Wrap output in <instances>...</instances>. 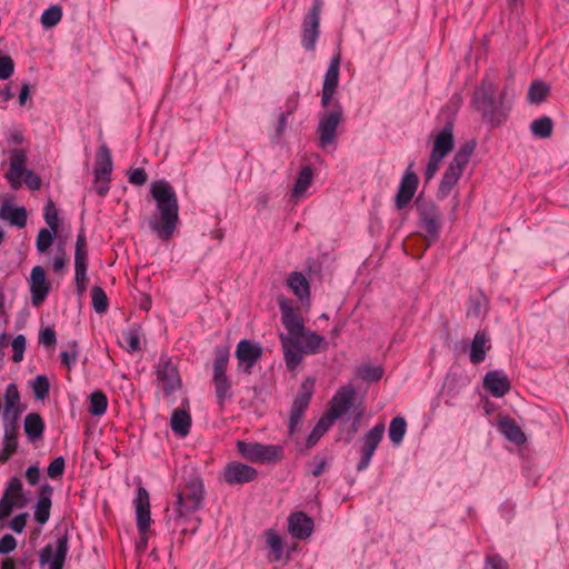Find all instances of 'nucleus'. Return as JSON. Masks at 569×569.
Listing matches in <instances>:
<instances>
[{"mask_svg": "<svg viewBox=\"0 0 569 569\" xmlns=\"http://www.w3.org/2000/svg\"><path fill=\"white\" fill-rule=\"evenodd\" d=\"M340 53L332 57L329 68L325 74L321 104L328 107L339 83Z\"/></svg>", "mask_w": 569, "mask_h": 569, "instance_id": "20", "label": "nucleus"}, {"mask_svg": "<svg viewBox=\"0 0 569 569\" xmlns=\"http://www.w3.org/2000/svg\"><path fill=\"white\" fill-rule=\"evenodd\" d=\"M288 530L296 539L305 540L313 531V520L303 511H297L288 518Z\"/></svg>", "mask_w": 569, "mask_h": 569, "instance_id": "22", "label": "nucleus"}, {"mask_svg": "<svg viewBox=\"0 0 569 569\" xmlns=\"http://www.w3.org/2000/svg\"><path fill=\"white\" fill-rule=\"evenodd\" d=\"M26 337L23 335H18L12 341L13 356L12 360L14 362H20L23 359V353L26 350Z\"/></svg>", "mask_w": 569, "mask_h": 569, "instance_id": "58", "label": "nucleus"}, {"mask_svg": "<svg viewBox=\"0 0 569 569\" xmlns=\"http://www.w3.org/2000/svg\"><path fill=\"white\" fill-rule=\"evenodd\" d=\"M52 493L53 488L50 485L41 486L33 513L34 520L40 525H44L50 518Z\"/></svg>", "mask_w": 569, "mask_h": 569, "instance_id": "27", "label": "nucleus"}, {"mask_svg": "<svg viewBox=\"0 0 569 569\" xmlns=\"http://www.w3.org/2000/svg\"><path fill=\"white\" fill-rule=\"evenodd\" d=\"M455 147L453 122L448 121L442 130L436 136L431 153L445 159Z\"/></svg>", "mask_w": 569, "mask_h": 569, "instance_id": "24", "label": "nucleus"}, {"mask_svg": "<svg viewBox=\"0 0 569 569\" xmlns=\"http://www.w3.org/2000/svg\"><path fill=\"white\" fill-rule=\"evenodd\" d=\"M148 180V174L143 168H137L129 173V182L134 186H143Z\"/></svg>", "mask_w": 569, "mask_h": 569, "instance_id": "61", "label": "nucleus"}, {"mask_svg": "<svg viewBox=\"0 0 569 569\" xmlns=\"http://www.w3.org/2000/svg\"><path fill=\"white\" fill-rule=\"evenodd\" d=\"M87 270H88V252H87V238L83 230L77 236L76 250H74V281L78 295H82L87 289Z\"/></svg>", "mask_w": 569, "mask_h": 569, "instance_id": "12", "label": "nucleus"}, {"mask_svg": "<svg viewBox=\"0 0 569 569\" xmlns=\"http://www.w3.org/2000/svg\"><path fill=\"white\" fill-rule=\"evenodd\" d=\"M214 361H213V376L217 377H227V368L229 362V350L224 347H217L214 350Z\"/></svg>", "mask_w": 569, "mask_h": 569, "instance_id": "40", "label": "nucleus"}, {"mask_svg": "<svg viewBox=\"0 0 569 569\" xmlns=\"http://www.w3.org/2000/svg\"><path fill=\"white\" fill-rule=\"evenodd\" d=\"M157 378L162 383V390L166 396H170L181 387V379L177 367L171 359L161 356L157 365Z\"/></svg>", "mask_w": 569, "mask_h": 569, "instance_id": "16", "label": "nucleus"}, {"mask_svg": "<svg viewBox=\"0 0 569 569\" xmlns=\"http://www.w3.org/2000/svg\"><path fill=\"white\" fill-rule=\"evenodd\" d=\"M483 387L493 397H503L510 390V381L502 371H488L483 378Z\"/></svg>", "mask_w": 569, "mask_h": 569, "instance_id": "25", "label": "nucleus"}, {"mask_svg": "<svg viewBox=\"0 0 569 569\" xmlns=\"http://www.w3.org/2000/svg\"><path fill=\"white\" fill-rule=\"evenodd\" d=\"M30 291L33 306L41 305L50 291V283L46 279V271L42 267L36 266L30 274Z\"/></svg>", "mask_w": 569, "mask_h": 569, "instance_id": "21", "label": "nucleus"}, {"mask_svg": "<svg viewBox=\"0 0 569 569\" xmlns=\"http://www.w3.org/2000/svg\"><path fill=\"white\" fill-rule=\"evenodd\" d=\"M413 166H415V162L411 161L401 178V181H400V184H399L396 198H395V207L397 210H403L411 202V200L415 197V193L418 189L419 177L413 171Z\"/></svg>", "mask_w": 569, "mask_h": 569, "instance_id": "13", "label": "nucleus"}, {"mask_svg": "<svg viewBox=\"0 0 569 569\" xmlns=\"http://www.w3.org/2000/svg\"><path fill=\"white\" fill-rule=\"evenodd\" d=\"M476 147H477L476 140H468L462 146H460V148L456 152L455 157L452 158L451 162L465 168L468 164L470 157L472 156Z\"/></svg>", "mask_w": 569, "mask_h": 569, "instance_id": "45", "label": "nucleus"}, {"mask_svg": "<svg viewBox=\"0 0 569 569\" xmlns=\"http://www.w3.org/2000/svg\"><path fill=\"white\" fill-rule=\"evenodd\" d=\"M418 226L425 232L428 246L438 241L442 228V217L439 207L431 200L421 197L416 199Z\"/></svg>", "mask_w": 569, "mask_h": 569, "instance_id": "5", "label": "nucleus"}, {"mask_svg": "<svg viewBox=\"0 0 569 569\" xmlns=\"http://www.w3.org/2000/svg\"><path fill=\"white\" fill-rule=\"evenodd\" d=\"M357 375L367 382L379 381L383 376V369L379 366L365 365L358 368Z\"/></svg>", "mask_w": 569, "mask_h": 569, "instance_id": "49", "label": "nucleus"}, {"mask_svg": "<svg viewBox=\"0 0 569 569\" xmlns=\"http://www.w3.org/2000/svg\"><path fill=\"white\" fill-rule=\"evenodd\" d=\"M463 169L465 168L457 166L456 163L450 161L449 166L447 167L446 171L442 174L441 181L437 190L438 199H445L446 197L449 196V193L460 179Z\"/></svg>", "mask_w": 569, "mask_h": 569, "instance_id": "26", "label": "nucleus"}, {"mask_svg": "<svg viewBox=\"0 0 569 569\" xmlns=\"http://www.w3.org/2000/svg\"><path fill=\"white\" fill-rule=\"evenodd\" d=\"M66 461L63 457L54 458L49 467L47 468L48 477L51 479H57L61 477L64 472Z\"/></svg>", "mask_w": 569, "mask_h": 569, "instance_id": "57", "label": "nucleus"}, {"mask_svg": "<svg viewBox=\"0 0 569 569\" xmlns=\"http://www.w3.org/2000/svg\"><path fill=\"white\" fill-rule=\"evenodd\" d=\"M39 342L46 348L54 347L57 342L56 331L49 327L42 329L39 335Z\"/></svg>", "mask_w": 569, "mask_h": 569, "instance_id": "60", "label": "nucleus"}, {"mask_svg": "<svg viewBox=\"0 0 569 569\" xmlns=\"http://www.w3.org/2000/svg\"><path fill=\"white\" fill-rule=\"evenodd\" d=\"M278 302L281 311V322L288 330V336L280 335L284 362L289 371H295L301 363L300 340L305 335L306 327L300 312L286 298H280Z\"/></svg>", "mask_w": 569, "mask_h": 569, "instance_id": "2", "label": "nucleus"}, {"mask_svg": "<svg viewBox=\"0 0 569 569\" xmlns=\"http://www.w3.org/2000/svg\"><path fill=\"white\" fill-rule=\"evenodd\" d=\"M17 547V540L11 535H4L0 540V553L6 555L13 551Z\"/></svg>", "mask_w": 569, "mask_h": 569, "instance_id": "63", "label": "nucleus"}, {"mask_svg": "<svg viewBox=\"0 0 569 569\" xmlns=\"http://www.w3.org/2000/svg\"><path fill=\"white\" fill-rule=\"evenodd\" d=\"M301 339H303V346L301 345L300 353L301 360L303 359V355H316L328 348V343L325 341V338L315 331H308L305 329V335Z\"/></svg>", "mask_w": 569, "mask_h": 569, "instance_id": "30", "label": "nucleus"}, {"mask_svg": "<svg viewBox=\"0 0 569 569\" xmlns=\"http://www.w3.org/2000/svg\"><path fill=\"white\" fill-rule=\"evenodd\" d=\"M112 157L111 151L106 143L101 144L96 153V162H94V182H102L101 186L97 188V193L100 197H104L109 191V182L110 176L112 172Z\"/></svg>", "mask_w": 569, "mask_h": 569, "instance_id": "11", "label": "nucleus"}, {"mask_svg": "<svg viewBox=\"0 0 569 569\" xmlns=\"http://www.w3.org/2000/svg\"><path fill=\"white\" fill-rule=\"evenodd\" d=\"M14 501L8 498V495H2L0 499V520L8 518L14 506Z\"/></svg>", "mask_w": 569, "mask_h": 569, "instance_id": "62", "label": "nucleus"}, {"mask_svg": "<svg viewBox=\"0 0 569 569\" xmlns=\"http://www.w3.org/2000/svg\"><path fill=\"white\" fill-rule=\"evenodd\" d=\"M204 500V486L201 477L189 475L178 487L176 493L174 511L178 518L189 517L200 510Z\"/></svg>", "mask_w": 569, "mask_h": 569, "instance_id": "4", "label": "nucleus"}, {"mask_svg": "<svg viewBox=\"0 0 569 569\" xmlns=\"http://www.w3.org/2000/svg\"><path fill=\"white\" fill-rule=\"evenodd\" d=\"M497 86L485 77L472 96L473 107L481 113L482 120L492 126H500L507 120L509 108L503 104L506 92L502 91L499 102L496 101Z\"/></svg>", "mask_w": 569, "mask_h": 569, "instance_id": "3", "label": "nucleus"}, {"mask_svg": "<svg viewBox=\"0 0 569 569\" xmlns=\"http://www.w3.org/2000/svg\"><path fill=\"white\" fill-rule=\"evenodd\" d=\"M62 18V9L60 6H51L44 10L41 16V23L46 28H52L57 26Z\"/></svg>", "mask_w": 569, "mask_h": 569, "instance_id": "51", "label": "nucleus"}, {"mask_svg": "<svg viewBox=\"0 0 569 569\" xmlns=\"http://www.w3.org/2000/svg\"><path fill=\"white\" fill-rule=\"evenodd\" d=\"M407 431L406 419L401 416L395 417L389 426V438L390 441L398 446L401 443Z\"/></svg>", "mask_w": 569, "mask_h": 569, "instance_id": "43", "label": "nucleus"}, {"mask_svg": "<svg viewBox=\"0 0 569 569\" xmlns=\"http://www.w3.org/2000/svg\"><path fill=\"white\" fill-rule=\"evenodd\" d=\"M237 449L244 459L254 463L278 462L283 458V448L277 445L239 440L237 441Z\"/></svg>", "mask_w": 569, "mask_h": 569, "instance_id": "6", "label": "nucleus"}, {"mask_svg": "<svg viewBox=\"0 0 569 569\" xmlns=\"http://www.w3.org/2000/svg\"><path fill=\"white\" fill-rule=\"evenodd\" d=\"M485 569H508L507 562L498 555L488 556Z\"/></svg>", "mask_w": 569, "mask_h": 569, "instance_id": "64", "label": "nucleus"}, {"mask_svg": "<svg viewBox=\"0 0 569 569\" xmlns=\"http://www.w3.org/2000/svg\"><path fill=\"white\" fill-rule=\"evenodd\" d=\"M4 413L8 415L10 411H12L13 420L16 421L19 419V416L21 415L23 408L20 406V393L14 383H10L4 393Z\"/></svg>", "mask_w": 569, "mask_h": 569, "instance_id": "35", "label": "nucleus"}, {"mask_svg": "<svg viewBox=\"0 0 569 569\" xmlns=\"http://www.w3.org/2000/svg\"><path fill=\"white\" fill-rule=\"evenodd\" d=\"M212 382L214 386L217 403L219 409L223 410L226 401L232 399L233 397L232 383L228 376L212 378Z\"/></svg>", "mask_w": 569, "mask_h": 569, "instance_id": "34", "label": "nucleus"}, {"mask_svg": "<svg viewBox=\"0 0 569 569\" xmlns=\"http://www.w3.org/2000/svg\"><path fill=\"white\" fill-rule=\"evenodd\" d=\"M18 422L11 421L4 427L3 448L0 450V463H6L18 449Z\"/></svg>", "mask_w": 569, "mask_h": 569, "instance_id": "28", "label": "nucleus"}, {"mask_svg": "<svg viewBox=\"0 0 569 569\" xmlns=\"http://www.w3.org/2000/svg\"><path fill=\"white\" fill-rule=\"evenodd\" d=\"M263 349L258 342L242 339L238 342L236 349V358L238 359V368L250 375L253 366L262 358Z\"/></svg>", "mask_w": 569, "mask_h": 569, "instance_id": "14", "label": "nucleus"}, {"mask_svg": "<svg viewBox=\"0 0 569 569\" xmlns=\"http://www.w3.org/2000/svg\"><path fill=\"white\" fill-rule=\"evenodd\" d=\"M323 8V0H313L307 14L302 20L301 44L308 51H313L320 33V14Z\"/></svg>", "mask_w": 569, "mask_h": 569, "instance_id": "9", "label": "nucleus"}, {"mask_svg": "<svg viewBox=\"0 0 569 569\" xmlns=\"http://www.w3.org/2000/svg\"><path fill=\"white\" fill-rule=\"evenodd\" d=\"M356 396V390L352 386L341 387L330 401V408L326 415L333 421L340 418L351 407Z\"/></svg>", "mask_w": 569, "mask_h": 569, "instance_id": "19", "label": "nucleus"}, {"mask_svg": "<svg viewBox=\"0 0 569 569\" xmlns=\"http://www.w3.org/2000/svg\"><path fill=\"white\" fill-rule=\"evenodd\" d=\"M442 160H443L442 158L430 153V158L427 163L426 171H425L426 183L429 182L435 177V174L439 170V167H440V163L442 162Z\"/></svg>", "mask_w": 569, "mask_h": 569, "instance_id": "59", "label": "nucleus"}, {"mask_svg": "<svg viewBox=\"0 0 569 569\" xmlns=\"http://www.w3.org/2000/svg\"><path fill=\"white\" fill-rule=\"evenodd\" d=\"M315 379L308 377L302 381L300 389L293 399L288 425L289 433L292 435L296 431L299 423L301 422L302 416L305 411L308 409L309 403L311 401Z\"/></svg>", "mask_w": 569, "mask_h": 569, "instance_id": "10", "label": "nucleus"}, {"mask_svg": "<svg viewBox=\"0 0 569 569\" xmlns=\"http://www.w3.org/2000/svg\"><path fill=\"white\" fill-rule=\"evenodd\" d=\"M27 156L22 149H13L10 158V169L6 177L9 180L12 189H19L21 186V177L27 171L26 169Z\"/></svg>", "mask_w": 569, "mask_h": 569, "instance_id": "23", "label": "nucleus"}, {"mask_svg": "<svg viewBox=\"0 0 569 569\" xmlns=\"http://www.w3.org/2000/svg\"><path fill=\"white\" fill-rule=\"evenodd\" d=\"M333 423V420L330 419L326 413L320 418L317 425L313 427L309 436L306 440V447L308 449L316 446V443L320 440V438L328 431V429Z\"/></svg>", "mask_w": 569, "mask_h": 569, "instance_id": "39", "label": "nucleus"}, {"mask_svg": "<svg viewBox=\"0 0 569 569\" xmlns=\"http://www.w3.org/2000/svg\"><path fill=\"white\" fill-rule=\"evenodd\" d=\"M343 109L340 103L336 102L331 111H326L320 116L319 124L317 128L318 144L320 148H326L336 142L337 128L342 120Z\"/></svg>", "mask_w": 569, "mask_h": 569, "instance_id": "8", "label": "nucleus"}, {"mask_svg": "<svg viewBox=\"0 0 569 569\" xmlns=\"http://www.w3.org/2000/svg\"><path fill=\"white\" fill-rule=\"evenodd\" d=\"M108 407V398L102 391H94L90 396L89 412L92 416H101Z\"/></svg>", "mask_w": 569, "mask_h": 569, "instance_id": "47", "label": "nucleus"}, {"mask_svg": "<svg viewBox=\"0 0 569 569\" xmlns=\"http://www.w3.org/2000/svg\"><path fill=\"white\" fill-rule=\"evenodd\" d=\"M499 430L509 441L516 445H523L527 440L521 428L509 417L499 421Z\"/></svg>", "mask_w": 569, "mask_h": 569, "instance_id": "31", "label": "nucleus"}, {"mask_svg": "<svg viewBox=\"0 0 569 569\" xmlns=\"http://www.w3.org/2000/svg\"><path fill=\"white\" fill-rule=\"evenodd\" d=\"M0 218L9 221L12 226L23 228L27 224L28 212L24 207H16L6 202L0 208Z\"/></svg>", "mask_w": 569, "mask_h": 569, "instance_id": "29", "label": "nucleus"}, {"mask_svg": "<svg viewBox=\"0 0 569 569\" xmlns=\"http://www.w3.org/2000/svg\"><path fill=\"white\" fill-rule=\"evenodd\" d=\"M14 71V62L8 54L0 52V80L9 79Z\"/></svg>", "mask_w": 569, "mask_h": 569, "instance_id": "56", "label": "nucleus"}, {"mask_svg": "<svg viewBox=\"0 0 569 569\" xmlns=\"http://www.w3.org/2000/svg\"><path fill=\"white\" fill-rule=\"evenodd\" d=\"M313 179V171L310 166H305L300 169L293 189L292 197L299 198L311 186Z\"/></svg>", "mask_w": 569, "mask_h": 569, "instance_id": "38", "label": "nucleus"}, {"mask_svg": "<svg viewBox=\"0 0 569 569\" xmlns=\"http://www.w3.org/2000/svg\"><path fill=\"white\" fill-rule=\"evenodd\" d=\"M488 338L485 331H478L472 340L470 349V361L475 365L482 362L487 356L486 342ZM490 349V347H488Z\"/></svg>", "mask_w": 569, "mask_h": 569, "instance_id": "37", "label": "nucleus"}, {"mask_svg": "<svg viewBox=\"0 0 569 569\" xmlns=\"http://www.w3.org/2000/svg\"><path fill=\"white\" fill-rule=\"evenodd\" d=\"M91 298H92V307L97 313H104L108 310V306H109L108 297L101 287H99V286L92 287Z\"/></svg>", "mask_w": 569, "mask_h": 569, "instance_id": "50", "label": "nucleus"}, {"mask_svg": "<svg viewBox=\"0 0 569 569\" xmlns=\"http://www.w3.org/2000/svg\"><path fill=\"white\" fill-rule=\"evenodd\" d=\"M141 327L139 325H134L128 331L123 332L122 337L127 342L128 352H137L141 349L140 337H141Z\"/></svg>", "mask_w": 569, "mask_h": 569, "instance_id": "48", "label": "nucleus"}, {"mask_svg": "<svg viewBox=\"0 0 569 569\" xmlns=\"http://www.w3.org/2000/svg\"><path fill=\"white\" fill-rule=\"evenodd\" d=\"M32 390L37 399H44L50 391L49 379L46 376H37L32 381Z\"/></svg>", "mask_w": 569, "mask_h": 569, "instance_id": "54", "label": "nucleus"}, {"mask_svg": "<svg viewBox=\"0 0 569 569\" xmlns=\"http://www.w3.org/2000/svg\"><path fill=\"white\" fill-rule=\"evenodd\" d=\"M56 233L57 232H53L51 229H40L36 242L37 250L40 253L46 252L51 247Z\"/></svg>", "mask_w": 569, "mask_h": 569, "instance_id": "53", "label": "nucleus"}, {"mask_svg": "<svg viewBox=\"0 0 569 569\" xmlns=\"http://www.w3.org/2000/svg\"><path fill=\"white\" fill-rule=\"evenodd\" d=\"M170 427L174 433L186 437L191 427L190 413L184 409H174L171 415Z\"/></svg>", "mask_w": 569, "mask_h": 569, "instance_id": "32", "label": "nucleus"}, {"mask_svg": "<svg viewBox=\"0 0 569 569\" xmlns=\"http://www.w3.org/2000/svg\"><path fill=\"white\" fill-rule=\"evenodd\" d=\"M68 549L69 539L68 535L64 533L63 536L57 539L54 553L53 548L50 543L41 549L39 555L40 563L46 565L50 562V569H63Z\"/></svg>", "mask_w": 569, "mask_h": 569, "instance_id": "17", "label": "nucleus"}, {"mask_svg": "<svg viewBox=\"0 0 569 569\" xmlns=\"http://www.w3.org/2000/svg\"><path fill=\"white\" fill-rule=\"evenodd\" d=\"M531 132L538 138H549L552 134L553 121L550 117L543 116L531 122Z\"/></svg>", "mask_w": 569, "mask_h": 569, "instance_id": "42", "label": "nucleus"}, {"mask_svg": "<svg viewBox=\"0 0 569 569\" xmlns=\"http://www.w3.org/2000/svg\"><path fill=\"white\" fill-rule=\"evenodd\" d=\"M383 435L385 425L381 422L377 423L363 436V445L360 449L361 458L357 463V470L359 472L366 470L369 467L372 456L376 449L378 448L379 443L381 442Z\"/></svg>", "mask_w": 569, "mask_h": 569, "instance_id": "15", "label": "nucleus"}, {"mask_svg": "<svg viewBox=\"0 0 569 569\" xmlns=\"http://www.w3.org/2000/svg\"><path fill=\"white\" fill-rule=\"evenodd\" d=\"M43 218L47 224L53 232H58L59 229V217L58 209L54 202L50 199L44 206Z\"/></svg>", "mask_w": 569, "mask_h": 569, "instance_id": "52", "label": "nucleus"}, {"mask_svg": "<svg viewBox=\"0 0 569 569\" xmlns=\"http://www.w3.org/2000/svg\"><path fill=\"white\" fill-rule=\"evenodd\" d=\"M550 92V88L542 81H535L530 84L528 90V100L530 103L539 104L546 100Z\"/></svg>", "mask_w": 569, "mask_h": 569, "instance_id": "44", "label": "nucleus"}, {"mask_svg": "<svg viewBox=\"0 0 569 569\" xmlns=\"http://www.w3.org/2000/svg\"><path fill=\"white\" fill-rule=\"evenodd\" d=\"M70 350H64L60 353L61 363L70 369L78 358V343L77 341L70 342Z\"/></svg>", "mask_w": 569, "mask_h": 569, "instance_id": "55", "label": "nucleus"}, {"mask_svg": "<svg viewBox=\"0 0 569 569\" xmlns=\"http://www.w3.org/2000/svg\"><path fill=\"white\" fill-rule=\"evenodd\" d=\"M3 495H8L9 499H12L18 507L24 506V499L22 498V482L18 477H13L7 485Z\"/></svg>", "mask_w": 569, "mask_h": 569, "instance_id": "46", "label": "nucleus"}, {"mask_svg": "<svg viewBox=\"0 0 569 569\" xmlns=\"http://www.w3.org/2000/svg\"><path fill=\"white\" fill-rule=\"evenodd\" d=\"M258 471L251 466L232 461L223 469V480L229 486L243 485L256 480Z\"/></svg>", "mask_w": 569, "mask_h": 569, "instance_id": "18", "label": "nucleus"}, {"mask_svg": "<svg viewBox=\"0 0 569 569\" xmlns=\"http://www.w3.org/2000/svg\"><path fill=\"white\" fill-rule=\"evenodd\" d=\"M267 543L270 548V560L280 561L283 553L282 538L277 535L272 529L266 531Z\"/></svg>", "mask_w": 569, "mask_h": 569, "instance_id": "41", "label": "nucleus"}, {"mask_svg": "<svg viewBox=\"0 0 569 569\" xmlns=\"http://www.w3.org/2000/svg\"><path fill=\"white\" fill-rule=\"evenodd\" d=\"M150 193L156 201L157 212L149 218V228L162 241L172 238L179 222V203L172 186L164 180L151 184Z\"/></svg>", "mask_w": 569, "mask_h": 569, "instance_id": "1", "label": "nucleus"}, {"mask_svg": "<svg viewBox=\"0 0 569 569\" xmlns=\"http://www.w3.org/2000/svg\"><path fill=\"white\" fill-rule=\"evenodd\" d=\"M23 427L29 441H36L42 438L44 431V422L39 413H28L24 418Z\"/></svg>", "mask_w": 569, "mask_h": 569, "instance_id": "33", "label": "nucleus"}, {"mask_svg": "<svg viewBox=\"0 0 569 569\" xmlns=\"http://www.w3.org/2000/svg\"><path fill=\"white\" fill-rule=\"evenodd\" d=\"M287 286L299 298L303 299L310 295V284L307 278L299 271H293L287 279Z\"/></svg>", "mask_w": 569, "mask_h": 569, "instance_id": "36", "label": "nucleus"}, {"mask_svg": "<svg viewBox=\"0 0 569 569\" xmlns=\"http://www.w3.org/2000/svg\"><path fill=\"white\" fill-rule=\"evenodd\" d=\"M137 529L139 532V540L137 541L138 551H144L148 546V533L150 531L151 515H150V498L149 492L143 487H138L137 496L134 499Z\"/></svg>", "mask_w": 569, "mask_h": 569, "instance_id": "7", "label": "nucleus"}]
</instances>
